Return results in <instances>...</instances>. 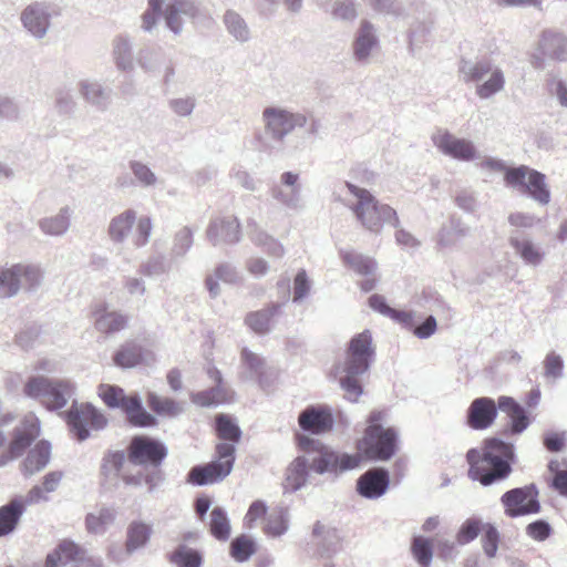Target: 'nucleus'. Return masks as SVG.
Segmentation results:
<instances>
[{
  "instance_id": "obj_39",
  "label": "nucleus",
  "mask_w": 567,
  "mask_h": 567,
  "mask_svg": "<svg viewBox=\"0 0 567 567\" xmlns=\"http://www.w3.org/2000/svg\"><path fill=\"white\" fill-rule=\"evenodd\" d=\"M342 261L361 276H372L377 270V262L371 257L355 251H342Z\"/></svg>"
},
{
  "instance_id": "obj_45",
  "label": "nucleus",
  "mask_w": 567,
  "mask_h": 567,
  "mask_svg": "<svg viewBox=\"0 0 567 567\" xmlns=\"http://www.w3.org/2000/svg\"><path fill=\"white\" fill-rule=\"evenodd\" d=\"M113 56L117 69L127 71L133 68L132 44L127 37L118 35L114 39Z\"/></svg>"
},
{
  "instance_id": "obj_31",
  "label": "nucleus",
  "mask_w": 567,
  "mask_h": 567,
  "mask_svg": "<svg viewBox=\"0 0 567 567\" xmlns=\"http://www.w3.org/2000/svg\"><path fill=\"white\" fill-rule=\"evenodd\" d=\"M111 89L104 87L96 81H81L79 93L92 106L99 111H105L111 103Z\"/></svg>"
},
{
  "instance_id": "obj_20",
  "label": "nucleus",
  "mask_w": 567,
  "mask_h": 567,
  "mask_svg": "<svg viewBox=\"0 0 567 567\" xmlns=\"http://www.w3.org/2000/svg\"><path fill=\"white\" fill-rule=\"evenodd\" d=\"M299 427L310 434H323L333 426L332 411L327 405H309L299 413Z\"/></svg>"
},
{
  "instance_id": "obj_19",
  "label": "nucleus",
  "mask_w": 567,
  "mask_h": 567,
  "mask_svg": "<svg viewBox=\"0 0 567 567\" xmlns=\"http://www.w3.org/2000/svg\"><path fill=\"white\" fill-rule=\"evenodd\" d=\"M80 547L72 540L64 539L50 553L43 567H103L92 559L80 558Z\"/></svg>"
},
{
  "instance_id": "obj_27",
  "label": "nucleus",
  "mask_w": 567,
  "mask_h": 567,
  "mask_svg": "<svg viewBox=\"0 0 567 567\" xmlns=\"http://www.w3.org/2000/svg\"><path fill=\"white\" fill-rule=\"evenodd\" d=\"M309 458L297 456L286 468L282 482L284 493H295L306 486L309 477Z\"/></svg>"
},
{
  "instance_id": "obj_28",
  "label": "nucleus",
  "mask_w": 567,
  "mask_h": 567,
  "mask_svg": "<svg viewBox=\"0 0 567 567\" xmlns=\"http://www.w3.org/2000/svg\"><path fill=\"white\" fill-rule=\"evenodd\" d=\"M50 458L51 443L47 440L39 441L24 458L21 468L22 474L25 477H30L42 471L49 464Z\"/></svg>"
},
{
  "instance_id": "obj_49",
  "label": "nucleus",
  "mask_w": 567,
  "mask_h": 567,
  "mask_svg": "<svg viewBox=\"0 0 567 567\" xmlns=\"http://www.w3.org/2000/svg\"><path fill=\"white\" fill-rule=\"evenodd\" d=\"M373 11L380 14L405 19L410 13L399 0H363Z\"/></svg>"
},
{
  "instance_id": "obj_34",
  "label": "nucleus",
  "mask_w": 567,
  "mask_h": 567,
  "mask_svg": "<svg viewBox=\"0 0 567 567\" xmlns=\"http://www.w3.org/2000/svg\"><path fill=\"white\" fill-rule=\"evenodd\" d=\"M72 210L70 207H62L54 216L41 218L38 223L41 231L49 236H62L70 227Z\"/></svg>"
},
{
  "instance_id": "obj_8",
  "label": "nucleus",
  "mask_w": 567,
  "mask_h": 567,
  "mask_svg": "<svg viewBox=\"0 0 567 567\" xmlns=\"http://www.w3.org/2000/svg\"><path fill=\"white\" fill-rule=\"evenodd\" d=\"M384 413L372 411L369 415V425L365 429L361 449L373 460L388 461L396 451L398 433L393 427L384 429L381 424Z\"/></svg>"
},
{
  "instance_id": "obj_13",
  "label": "nucleus",
  "mask_w": 567,
  "mask_h": 567,
  "mask_svg": "<svg viewBox=\"0 0 567 567\" xmlns=\"http://www.w3.org/2000/svg\"><path fill=\"white\" fill-rule=\"evenodd\" d=\"M167 447L161 441L147 435L132 437L127 458L133 465L157 467L167 456Z\"/></svg>"
},
{
  "instance_id": "obj_36",
  "label": "nucleus",
  "mask_w": 567,
  "mask_h": 567,
  "mask_svg": "<svg viewBox=\"0 0 567 567\" xmlns=\"http://www.w3.org/2000/svg\"><path fill=\"white\" fill-rule=\"evenodd\" d=\"M63 477V473L60 471H53L48 473L43 477L42 486L35 485L33 486L24 498V503L27 505H32L40 503L41 501H48V497L44 493L54 492Z\"/></svg>"
},
{
  "instance_id": "obj_9",
  "label": "nucleus",
  "mask_w": 567,
  "mask_h": 567,
  "mask_svg": "<svg viewBox=\"0 0 567 567\" xmlns=\"http://www.w3.org/2000/svg\"><path fill=\"white\" fill-rule=\"evenodd\" d=\"M266 140L260 141L265 148H269V141L284 142L285 137L296 127H303L308 117L303 113L291 112L282 107L268 106L262 111Z\"/></svg>"
},
{
  "instance_id": "obj_50",
  "label": "nucleus",
  "mask_w": 567,
  "mask_h": 567,
  "mask_svg": "<svg viewBox=\"0 0 567 567\" xmlns=\"http://www.w3.org/2000/svg\"><path fill=\"white\" fill-rule=\"evenodd\" d=\"M142 361V348L135 343L122 346L114 354V362L122 368H133Z\"/></svg>"
},
{
  "instance_id": "obj_2",
  "label": "nucleus",
  "mask_w": 567,
  "mask_h": 567,
  "mask_svg": "<svg viewBox=\"0 0 567 567\" xmlns=\"http://www.w3.org/2000/svg\"><path fill=\"white\" fill-rule=\"evenodd\" d=\"M216 431L220 440L229 441L216 445L217 458L194 466L188 473V482L203 486L223 481L227 477L235 463V443L241 437V430L228 415L219 414L216 416Z\"/></svg>"
},
{
  "instance_id": "obj_37",
  "label": "nucleus",
  "mask_w": 567,
  "mask_h": 567,
  "mask_svg": "<svg viewBox=\"0 0 567 567\" xmlns=\"http://www.w3.org/2000/svg\"><path fill=\"white\" fill-rule=\"evenodd\" d=\"M229 400V390L224 383H216L213 388L192 394L193 403L209 408L226 403Z\"/></svg>"
},
{
  "instance_id": "obj_14",
  "label": "nucleus",
  "mask_w": 567,
  "mask_h": 567,
  "mask_svg": "<svg viewBox=\"0 0 567 567\" xmlns=\"http://www.w3.org/2000/svg\"><path fill=\"white\" fill-rule=\"evenodd\" d=\"M56 16H59V10L53 3L34 1L21 11L20 21L34 39L41 40L50 30L52 18Z\"/></svg>"
},
{
  "instance_id": "obj_46",
  "label": "nucleus",
  "mask_w": 567,
  "mask_h": 567,
  "mask_svg": "<svg viewBox=\"0 0 567 567\" xmlns=\"http://www.w3.org/2000/svg\"><path fill=\"white\" fill-rule=\"evenodd\" d=\"M116 513L112 508L103 507L99 514L86 515L85 525L90 533L103 534L115 520Z\"/></svg>"
},
{
  "instance_id": "obj_51",
  "label": "nucleus",
  "mask_w": 567,
  "mask_h": 567,
  "mask_svg": "<svg viewBox=\"0 0 567 567\" xmlns=\"http://www.w3.org/2000/svg\"><path fill=\"white\" fill-rule=\"evenodd\" d=\"M411 550L421 567H430L433 558V545L431 539L423 536H414Z\"/></svg>"
},
{
  "instance_id": "obj_6",
  "label": "nucleus",
  "mask_w": 567,
  "mask_h": 567,
  "mask_svg": "<svg viewBox=\"0 0 567 567\" xmlns=\"http://www.w3.org/2000/svg\"><path fill=\"white\" fill-rule=\"evenodd\" d=\"M23 394L38 400L48 411H59L74 396L75 385L68 379L32 375L23 385Z\"/></svg>"
},
{
  "instance_id": "obj_25",
  "label": "nucleus",
  "mask_w": 567,
  "mask_h": 567,
  "mask_svg": "<svg viewBox=\"0 0 567 567\" xmlns=\"http://www.w3.org/2000/svg\"><path fill=\"white\" fill-rule=\"evenodd\" d=\"M206 236L214 246L235 244L240 238L239 221L236 217L216 218L208 225Z\"/></svg>"
},
{
  "instance_id": "obj_55",
  "label": "nucleus",
  "mask_w": 567,
  "mask_h": 567,
  "mask_svg": "<svg viewBox=\"0 0 567 567\" xmlns=\"http://www.w3.org/2000/svg\"><path fill=\"white\" fill-rule=\"evenodd\" d=\"M125 461L124 451H110L103 457L101 473L106 478H116Z\"/></svg>"
},
{
  "instance_id": "obj_22",
  "label": "nucleus",
  "mask_w": 567,
  "mask_h": 567,
  "mask_svg": "<svg viewBox=\"0 0 567 567\" xmlns=\"http://www.w3.org/2000/svg\"><path fill=\"white\" fill-rule=\"evenodd\" d=\"M389 486L390 474L383 467L370 468L357 480V492L367 499H377L383 496Z\"/></svg>"
},
{
  "instance_id": "obj_33",
  "label": "nucleus",
  "mask_w": 567,
  "mask_h": 567,
  "mask_svg": "<svg viewBox=\"0 0 567 567\" xmlns=\"http://www.w3.org/2000/svg\"><path fill=\"white\" fill-rule=\"evenodd\" d=\"M24 505L27 504L14 498L0 507V537L9 535L16 529L24 513Z\"/></svg>"
},
{
  "instance_id": "obj_48",
  "label": "nucleus",
  "mask_w": 567,
  "mask_h": 567,
  "mask_svg": "<svg viewBox=\"0 0 567 567\" xmlns=\"http://www.w3.org/2000/svg\"><path fill=\"white\" fill-rule=\"evenodd\" d=\"M240 359L246 369L244 378L249 380L260 379L265 372V360L248 348H243Z\"/></svg>"
},
{
  "instance_id": "obj_59",
  "label": "nucleus",
  "mask_w": 567,
  "mask_h": 567,
  "mask_svg": "<svg viewBox=\"0 0 567 567\" xmlns=\"http://www.w3.org/2000/svg\"><path fill=\"white\" fill-rule=\"evenodd\" d=\"M483 527L482 520L475 517L467 518L460 527L456 534V542L460 545H466L474 540Z\"/></svg>"
},
{
  "instance_id": "obj_40",
  "label": "nucleus",
  "mask_w": 567,
  "mask_h": 567,
  "mask_svg": "<svg viewBox=\"0 0 567 567\" xmlns=\"http://www.w3.org/2000/svg\"><path fill=\"white\" fill-rule=\"evenodd\" d=\"M289 528V512L285 507H277L267 516V523L264 527L266 535L270 537H280Z\"/></svg>"
},
{
  "instance_id": "obj_52",
  "label": "nucleus",
  "mask_w": 567,
  "mask_h": 567,
  "mask_svg": "<svg viewBox=\"0 0 567 567\" xmlns=\"http://www.w3.org/2000/svg\"><path fill=\"white\" fill-rule=\"evenodd\" d=\"M138 65L147 73L156 74L166 62V56L161 50H142L137 59Z\"/></svg>"
},
{
  "instance_id": "obj_24",
  "label": "nucleus",
  "mask_w": 567,
  "mask_h": 567,
  "mask_svg": "<svg viewBox=\"0 0 567 567\" xmlns=\"http://www.w3.org/2000/svg\"><path fill=\"white\" fill-rule=\"evenodd\" d=\"M498 409L506 413L509 419L507 426L503 431L505 436L522 434L529 426L530 420L525 408L512 396H499Z\"/></svg>"
},
{
  "instance_id": "obj_11",
  "label": "nucleus",
  "mask_w": 567,
  "mask_h": 567,
  "mask_svg": "<svg viewBox=\"0 0 567 567\" xmlns=\"http://www.w3.org/2000/svg\"><path fill=\"white\" fill-rule=\"evenodd\" d=\"M43 274L38 265L16 264L0 269V298H11L20 289L35 290L42 281Z\"/></svg>"
},
{
  "instance_id": "obj_29",
  "label": "nucleus",
  "mask_w": 567,
  "mask_h": 567,
  "mask_svg": "<svg viewBox=\"0 0 567 567\" xmlns=\"http://www.w3.org/2000/svg\"><path fill=\"white\" fill-rule=\"evenodd\" d=\"M539 50L545 58L567 61V37L554 31H544L539 40Z\"/></svg>"
},
{
  "instance_id": "obj_63",
  "label": "nucleus",
  "mask_w": 567,
  "mask_h": 567,
  "mask_svg": "<svg viewBox=\"0 0 567 567\" xmlns=\"http://www.w3.org/2000/svg\"><path fill=\"white\" fill-rule=\"evenodd\" d=\"M499 543V533L497 528L492 524H486L484 526V535L482 538V545L485 555L488 558L495 557Z\"/></svg>"
},
{
  "instance_id": "obj_57",
  "label": "nucleus",
  "mask_w": 567,
  "mask_h": 567,
  "mask_svg": "<svg viewBox=\"0 0 567 567\" xmlns=\"http://www.w3.org/2000/svg\"><path fill=\"white\" fill-rule=\"evenodd\" d=\"M330 14L333 20L352 22L358 17L357 3L354 0H334Z\"/></svg>"
},
{
  "instance_id": "obj_56",
  "label": "nucleus",
  "mask_w": 567,
  "mask_h": 567,
  "mask_svg": "<svg viewBox=\"0 0 567 567\" xmlns=\"http://www.w3.org/2000/svg\"><path fill=\"white\" fill-rule=\"evenodd\" d=\"M171 560L178 567H200L202 556L186 545H179L172 554Z\"/></svg>"
},
{
  "instance_id": "obj_41",
  "label": "nucleus",
  "mask_w": 567,
  "mask_h": 567,
  "mask_svg": "<svg viewBox=\"0 0 567 567\" xmlns=\"http://www.w3.org/2000/svg\"><path fill=\"white\" fill-rule=\"evenodd\" d=\"M312 537L316 539L320 555H328L333 550L339 542V536L336 529L328 528L320 522H317L312 529Z\"/></svg>"
},
{
  "instance_id": "obj_23",
  "label": "nucleus",
  "mask_w": 567,
  "mask_h": 567,
  "mask_svg": "<svg viewBox=\"0 0 567 567\" xmlns=\"http://www.w3.org/2000/svg\"><path fill=\"white\" fill-rule=\"evenodd\" d=\"M498 410V403L492 398H476L467 409L466 423L473 430H485L494 423Z\"/></svg>"
},
{
  "instance_id": "obj_3",
  "label": "nucleus",
  "mask_w": 567,
  "mask_h": 567,
  "mask_svg": "<svg viewBox=\"0 0 567 567\" xmlns=\"http://www.w3.org/2000/svg\"><path fill=\"white\" fill-rule=\"evenodd\" d=\"M375 355V346L370 330H363L350 339L339 371V384L344 399L349 402H358L363 394L361 378L370 370Z\"/></svg>"
},
{
  "instance_id": "obj_26",
  "label": "nucleus",
  "mask_w": 567,
  "mask_h": 567,
  "mask_svg": "<svg viewBox=\"0 0 567 567\" xmlns=\"http://www.w3.org/2000/svg\"><path fill=\"white\" fill-rule=\"evenodd\" d=\"M94 327L104 334H113L126 328L128 316L116 310L109 311L106 305L99 306L94 312Z\"/></svg>"
},
{
  "instance_id": "obj_30",
  "label": "nucleus",
  "mask_w": 567,
  "mask_h": 567,
  "mask_svg": "<svg viewBox=\"0 0 567 567\" xmlns=\"http://www.w3.org/2000/svg\"><path fill=\"white\" fill-rule=\"evenodd\" d=\"M135 223L136 212L134 209H126L114 216L107 226L110 240L115 245L123 244L132 233Z\"/></svg>"
},
{
  "instance_id": "obj_4",
  "label": "nucleus",
  "mask_w": 567,
  "mask_h": 567,
  "mask_svg": "<svg viewBox=\"0 0 567 567\" xmlns=\"http://www.w3.org/2000/svg\"><path fill=\"white\" fill-rule=\"evenodd\" d=\"M346 187L352 196L346 206L353 213L360 225L374 234H379L384 225L394 228L399 226V217L391 206L380 203L368 189L346 182Z\"/></svg>"
},
{
  "instance_id": "obj_54",
  "label": "nucleus",
  "mask_w": 567,
  "mask_h": 567,
  "mask_svg": "<svg viewBox=\"0 0 567 567\" xmlns=\"http://www.w3.org/2000/svg\"><path fill=\"white\" fill-rule=\"evenodd\" d=\"M255 551V542L246 535H240L230 543V555L236 561L243 563L248 560Z\"/></svg>"
},
{
  "instance_id": "obj_12",
  "label": "nucleus",
  "mask_w": 567,
  "mask_h": 567,
  "mask_svg": "<svg viewBox=\"0 0 567 567\" xmlns=\"http://www.w3.org/2000/svg\"><path fill=\"white\" fill-rule=\"evenodd\" d=\"M64 417L71 434L79 442L90 437V430L100 431L107 424L106 417L93 404L78 403L75 400Z\"/></svg>"
},
{
  "instance_id": "obj_47",
  "label": "nucleus",
  "mask_w": 567,
  "mask_h": 567,
  "mask_svg": "<svg viewBox=\"0 0 567 567\" xmlns=\"http://www.w3.org/2000/svg\"><path fill=\"white\" fill-rule=\"evenodd\" d=\"M316 453L317 455L309 458L310 470H313L318 474H324L327 472L336 473V452L326 446H322Z\"/></svg>"
},
{
  "instance_id": "obj_35",
  "label": "nucleus",
  "mask_w": 567,
  "mask_h": 567,
  "mask_svg": "<svg viewBox=\"0 0 567 567\" xmlns=\"http://www.w3.org/2000/svg\"><path fill=\"white\" fill-rule=\"evenodd\" d=\"M151 535V525L138 520L132 522L126 530V553L131 555L135 550L144 547L148 543Z\"/></svg>"
},
{
  "instance_id": "obj_64",
  "label": "nucleus",
  "mask_w": 567,
  "mask_h": 567,
  "mask_svg": "<svg viewBox=\"0 0 567 567\" xmlns=\"http://www.w3.org/2000/svg\"><path fill=\"white\" fill-rule=\"evenodd\" d=\"M545 377L553 380L561 379L564 375V360L556 352L547 353L544 360Z\"/></svg>"
},
{
  "instance_id": "obj_53",
  "label": "nucleus",
  "mask_w": 567,
  "mask_h": 567,
  "mask_svg": "<svg viewBox=\"0 0 567 567\" xmlns=\"http://www.w3.org/2000/svg\"><path fill=\"white\" fill-rule=\"evenodd\" d=\"M250 238L257 246L264 248V250L272 257L280 258L285 254L284 247L279 241L257 227L250 230Z\"/></svg>"
},
{
  "instance_id": "obj_1",
  "label": "nucleus",
  "mask_w": 567,
  "mask_h": 567,
  "mask_svg": "<svg viewBox=\"0 0 567 567\" xmlns=\"http://www.w3.org/2000/svg\"><path fill=\"white\" fill-rule=\"evenodd\" d=\"M515 458V449L512 443L498 437L486 439L482 451L471 449L466 453L470 465L468 477L483 486L505 481L513 471Z\"/></svg>"
},
{
  "instance_id": "obj_10",
  "label": "nucleus",
  "mask_w": 567,
  "mask_h": 567,
  "mask_svg": "<svg viewBox=\"0 0 567 567\" xmlns=\"http://www.w3.org/2000/svg\"><path fill=\"white\" fill-rule=\"evenodd\" d=\"M505 183L520 194L528 195L539 205L545 206L550 202V190L546 184L545 174L526 165L512 167L507 171Z\"/></svg>"
},
{
  "instance_id": "obj_62",
  "label": "nucleus",
  "mask_w": 567,
  "mask_h": 567,
  "mask_svg": "<svg viewBox=\"0 0 567 567\" xmlns=\"http://www.w3.org/2000/svg\"><path fill=\"white\" fill-rule=\"evenodd\" d=\"M168 107L177 116L187 117L193 114L196 107V99L192 95L171 99L168 101Z\"/></svg>"
},
{
  "instance_id": "obj_5",
  "label": "nucleus",
  "mask_w": 567,
  "mask_h": 567,
  "mask_svg": "<svg viewBox=\"0 0 567 567\" xmlns=\"http://www.w3.org/2000/svg\"><path fill=\"white\" fill-rule=\"evenodd\" d=\"M458 74L464 83H476V95L482 100H488L502 92L505 87L503 70L492 59L462 58L458 63Z\"/></svg>"
},
{
  "instance_id": "obj_18",
  "label": "nucleus",
  "mask_w": 567,
  "mask_h": 567,
  "mask_svg": "<svg viewBox=\"0 0 567 567\" xmlns=\"http://www.w3.org/2000/svg\"><path fill=\"white\" fill-rule=\"evenodd\" d=\"M379 47L377 28L369 20H361L351 43L353 60L360 65L370 64L372 55Z\"/></svg>"
},
{
  "instance_id": "obj_61",
  "label": "nucleus",
  "mask_w": 567,
  "mask_h": 567,
  "mask_svg": "<svg viewBox=\"0 0 567 567\" xmlns=\"http://www.w3.org/2000/svg\"><path fill=\"white\" fill-rule=\"evenodd\" d=\"M21 118L19 103L12 97L0 95V121L19 122Z\"/></svg>"
},
{
  "instance_id": "obj_17",
  "label": "nucleus",
  "mask_w": 567,
  "mask_h": 567,
  "mask_svg": "<svg viewBox=\"0 0 567 567\" xmlns=\"http://www.w3.org/2000/svg\"><path fill=\"white\" fill-rule=\"evenodd\" d=\"M432 142L444 155L462 162L481 157L472 141L455 137L446 130L437 128L432 135Z\"/></svg>"
},
{
  "instance_id": "obj_38",
  "label": "nucleus",
  "mask_w": 567,
  "mask_h": 567,
  "mask_svg": "<svg viewBox=\"0 0 567 567\" xmlns=\"http://www.w3.org/2000/svg\"><path fill=\"white\" fill-rule=\"evenodd\" d=\"M147 404L153 412L161 416L176 417L183 413V404L171 398H163L155 392L147 393Z\"/></svg>"
},
{
  "instance_id": "obj_32",
  "label": "nucleus",
  "mask_w": 567,
  "mask_h": 567,
  "mask_svg": "<svg viewBox=\"0 0 567 567\" xmlns=\"http://www.w3.org/2000/svg\"><path fill=\"white\" fill-rule=\"evenodd\" d=\"M280 303H271L259 311L249 312L246 318V324L258 334H266L271 330L272 318L280 311Z\"/></svg>"
},
{
  "instance_id": "obj_43",
  "label": "nucleus",
  "mask_w": 567,
  "mask_h": 567,
  "mask_svg": "<svg viewBox=\"0 0 567 567\" xmlns=\"http://www.w3.org/2000/svg\"><path fill=\"white\" fill-rule=\"evenodd\" d=\"M194 244V231L188 227L184 226L178 229L174 237L171 247L172 260L183 259L190 250Z\"/></svg>"
},
{
  "instance_id": "obj_7",
  "label": "nucleus",
  "mask_w": 567,
  "mask_h": 567,
  "mask_svg": "<svg viewBox=\"0 0 567 567\" xmlns=\"http://www.w3.org/2000/svg\"><path fill=\"white\" fill-rule=\"evenodd\" d=\"M97 395L109 409L122 410L133 426L153 427L157 425V419L144 409L138 393L126 395L118 385L101 383L97 386Z\"/></svg>"
},
{
  "instance_id": "obj_15",
  "label": "nucleus",
  "mask_w": 567,
  "mask_h": 567,
  "mask_svg": "<svg viewBox=\"0 0 567 567\" xmlns=\"http://www.w3.org/2000/svg\"><path fill=\"white\" fill-rule=\"evenodd\" d=\"M501 502L508 517L515 518L540 512L538 489L535 484L512 488L505 492Z\"/></svg>"
},
{
  "instance_id": "obj_16",
  "label": "nucleus",
  "mask_w": 567,
  "mask_h": 567,
  "mask_svg": "<svg viewBox=\"0 0 567 567\" xmlns=\"http://www.w3.org/2000/svg\"><path fill=\"white\" fill-rule=\"evenodd\" d=\"M40 431L39 417L32 412L24 415L20 425L13 430V436L7 453L0 455V467L7 465L11 460L20 457L40 435Z\"/></svg>"
},
{
  "instance_id": "obj_60",
  "label": "nucleus",
  "mask_w": 567,
  "mask_h": 567,
  "mask_svg": "<svg viewBox=\"0 0 567 567\" xmlns=\"http://www.w3.org/2000/svg\"><path fill=\"white\" fill-rule=\"evenodd\" d=\"M165 0H148V8L142 16L141 28L145 32H152L163 13Z\"/></svg>"
},
{
  "instance_id": "obj_21",
  "label": "nucleus",
  "mask_w": 567,
  "mask_h": 567,
  "mask_svg": "<svg viewBox=\"0 0 567 567\" xmlns=\"http://www.w3.org/2000/svg\"><path fill=\"white\" fill-rule=\"evenodd\" d=\"M508 244L524 265L536 268L542 265L546 252L539 244L533 241L524 231L514 230L508 236Z\"/></svg>"
},
{
  "instance_id": "obj_44",
  "label": "nucleus",
  "mask_w": 567,
  "mask_h": 567,
  "mask_svg": "<svg viewBox=\"0 0 567 567\" xmlns=\"http://www.w3.org/2000/svg\"><path fill=\"white\" fill-rule=\"evenodd\" d=\"M209 529L212 535L218 540H227L230 535V523L226 511L216 506L210 512Z\"/></svg>"
},
{
  "instance_id": "obj_42",
  "label": "nucleus",
  "mask_w": 567,
  "mask_h": 567,
  "mask_svg": "<svg viewBox=\"0 0 567 567\" xmlns=\"http://www.w3.org/2000/svg\"><path fill=\"white\" fill-rule=\"evenodd\" d=\"M224 24L228 33L239 42H246L250 38L249 28L245 19L234 10H227L224 14Z\"/></svg>"
},
{
  "instance_id": "obj_58",
  "label": "nucleus",
  "mask_w": 567,
  "mask_h": 567,
  "mask_svg": "<svg viewBox=\"0 0 567 567\" xmlns=\"http://www.w3.org/2000/svg\"><path fill=\"white\" fill-rule=\"evenodd\" d=\"M128 167L141 186L153 187L156 185L157 176L146 164L140 161H131Z\"/></svg>"
}]
</instances>
